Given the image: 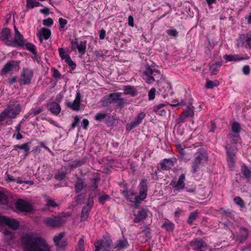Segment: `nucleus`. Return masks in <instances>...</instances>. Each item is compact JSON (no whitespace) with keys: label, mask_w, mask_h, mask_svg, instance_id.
Listing matches in <instances>:
<instances>
[{"label":"nucleus","mask_w":251,"mask_h":251,"mask_svg":"<svg viewBox=\"0 0 251 251\" xmlns=\"http://www.w3.org/2000/svg\"><path fill=\"white\" fill-rule=\"evenodd\" d=\"M22 243L25 251H50L46 241L41 237L26 234L23 236Z\"/></svg>","instance_id":"obj_1"},{"label":"nucleus","mask_w":251,"mask_h":251,"mask_svg":"<svg viewBox=\"0 0 251 251\" xmlns=\"http://www.w3.org/2000/svg\"><path fill=\"white\" fill-rule=\"evenodd\" d=\"M22 111L21 104L17 100H10L8 104L0 114V121L3 122L6 118L15 119Z\"/></svg>","instance_id":"obj_2"},{"label":"nucleus","mask_w":251,"mask_h":251,"mask_svg":"<svg viewBox=\"0 0 251 251\" xmlns=\"http://www.w3.org/2000/svg\"><path fill=\"white\" fill-rule=\"evenodd\" d=\"M147 189H142L140 192V195L136 193L132 189H124L122 191L123 195L132 202V206L137 208L140 205L141 201L144 200L147 196Z\"/></svg>","instance_id":"obj_3"},{"label":"nucleus","mask_w":251,"mask_h":251,"mask_svg":"<svg viewBox=\"0 0 251 251\" xmlns=\"http://www.w3.org/2000/svg\"><path fill=\"white\" fill-rule=\"evenodd\" d=\"M207 160V153L202 149H199L195 154V158L193 161L192 172L195 173L199 169L201 164Z\"/></svg>","instance_id":"obj_4"},{"label":"nucleus","mask_w":251,"mask_h":251,"mask_svg":"<svg viewBox=\"0 0 251 251\" xmlns=\"http://www.w3.org/2000/svg\"><path fill=\"white\" fill-rule=\"evenodd\" d=\"M34 73L32 70L29 68H23L21 72L18 82L21 85H28L31 83Z\"/></svg>","instance_id":"obj_5"},{"label":"nucleus","mask_w":251,"mask_h":251,"mask_svg":"<svg viewBox=\"0 0 251 251\" xmlns=\"http://www.w3.org/2000/svg\"><path fill=\"white\" fill-rule=\"evenodd\" d=\"M144 75L145 76L144 79L146 82L151 84L155 81V79L154 76L158 75L157 78L161 76L160 72L158 70L152 69L150 66H146L145 71L143 73Z\"/></svg>","instance_id":"obj_6"},{"label":"nucleus","mask_w":251,"mask_h":251,"mask_svg":"<svg viewBox=\"0 0 251 251\" xmlns=\"http://www.w3.org/2000/svg\"><path fill=\"white\" fill-rule=\"evenodd\" d=\"M237 41L238 47H244L245 48L251 50V31L246 34L239 35Z\"/></svg>","instance_id":"obj_7"},{"label":"nucleus","mask_w":251,"mask_h":251,"mask_svg":"<svg viewBox=\"0 0 251 251\" xmlns=\"http://www.w3.org/2000/svg\"><path fill=\"white\" fill-rule=\"evenodd\" d=\"M94 196L91 193L89 195L87 201V205L83 207L81 214V221H85L89 215L92 207L94 205Z\"/></svg>","instance_id":"obj_8"},{"label":"nucleus","mask_w":251,"mask_h":251,"mask_svg":"<svg viewBox=\"0 0 251 251\" xmlns=\"http://www.w3.org/2000/svg\"><path fill=\"white\" fill-rule=\"evenodd\" d=\"M189 246L194 251H206L208 248L207 244L201 238H194L189 243Z\"/></svg>","instance_id":"obj_9"},{"label":"nucleus","mask_w":251,"mask_h":251,"mask_svg":"<svg viewBox=\"0 0 251 251\" xmlns=\"http://www.w3.org/2000/svg\"><path fill=\"white\" fill-rule=\"evenodd\" d=\"M64 222L63 219L60 216H52L46 218L44 223L48 226L55 228L61 226Z\"/></svg>","instance_id":"obj_10"},{"label":"nucleus","mask_w":251,"mask_h":251,"mask_svg":"<svg viewBox=\"0 0 251 251\" xmlns=\"http://www.w3.org/2000/svg\"><path fill=\"white\" fill-rule=\"evenodd\" d=\"M0 224H5L14 230L17 229L20 225L17 220L5 216H0Z\"/></svg>","instance_id":"obj_11"},{"label":"nucleus","mask_w":251,"mask_h":251,"mask_svg":"<svg viewBox=\"0 0 251 251\" xmlns=\"http://www.w3.org/2000/svg\"><path fill=\"white\" fill-rule=\"evenodd\" d=\"M81 101V95L79 91H77L75 99L73 102H67L66 103V105L74 111H78L80 110V106Z\"/></svg>","instance_id":"obj_12"},{"label":"nucleus","mask_w":251,"mask_h":251,"mask_svg":"<svg viewBox=\"0 0 251 251\" xmlns=\"http://www.w3.org/2000/svg\"><path fill=\"white\" fill-rule=\"evenodd\" d=\"M227 153V161L231 170H233L235 166V152L231 150L230 145H227L226 147Z\"/></svg>","instance_id":"obj_13"},{"label":"nucleus","mask_w":251,"mask_h":251,"mask_svg":"<svg viewBox=\"0 0 251 251\" xmlns=\"http://www.w3.org/2000/svg\"><path fill=\"white\" fill-rule=\"evenodd\" d=\"M70 173L71 171L67 166H62L56 171L54 178L57 180H63L68 178V175Z\"/></svg>","instance_id":"obj_14"},{"label":"nucleus","mask_w":251,"mask_h":251,"mask_svg":"<svg viewBox=\"0 0 251 251\" xmlns=\"http://www.w3.org/2000/svg\"><path fill=\"white\" fill-rule=\"evenodd\" d=\"M21 61L20 60H12L7 62L3 66V67L0 72V75H3V74H7L12 70L14 68L18 67L19 68V64Z\"/></svg>","instance_id":"obj_15"},{"label":"nucleus","mask_w":251,"mask_h":251,"mask_svg":"<svg viewBox=\"0 0 251 251\" xmlns=\"http://www.w3.org/2000/svg\"><path fill=\"white\" fill-rule=\"evenodd\" d=\"M18 210L22 212H30L32 210V206L29 203L22 199H19L15 203Z\"/></svg>","instance_id":"obj_16"},{"label":"nucleus","mask_w":251,"mask_h":251,"mask_svg":"<svg viewBox=\"0 0 251 251\" xmlns=\"http://www.w3.org/2000/svg\"><path fill=\"white\" fill-rule=\"evenodd\" d=\"M146 113L144 112L140 113L135 118L133 121L131 122L129 124H127L126 126V130L130 131L133 128L138 126L141 123L142 120L145 118Z\"/></svg>","instance_id":"obj_17"},{"label":"nucleus","mask_w":251,"mask_h":251,"mask_svg":"<svg viewBox=\"0 0 251 251\" xmlns=\"http://www.w3.org/2000/svg\"><path fill=\"white\" fill-rule=\"evenodd\" d=\"M122 93L114 92L110 94L103 101V105L107 106L112 103H116L121 97Z\"/></svg>","instance_id":"obj_18"},{"label":"nucleus","mask_w":251,"mask_h":251,"mask_svg":"<svg viewBox=\"0 0 251 251\" xmlns=\"http://www.w3.org/2000/svg\"><path fill=\"white\" fill-rule=\"evenodd\" d=\"M6 45L14 47H23L25 45V40L22 35L20 36L15 35L13 40H8Z\"/></svg>","instance_id":"obj_19"},{"label":"nucleus","mask_w":251,"mask_h":251,"mask_svg":"<svg viewBox=\"0 0 251 251\" xmlns=\"http://www.w3.org/2000/svg\"><path fill=\"white\" fill-rule=\"evenodd\" d=\"M249 236V231L247 228L244 227H240L238 234L236 236V241L240 243L245 241Z\"/></svg>","instance_id":"obj_20"},{"label":"nucleus","mask_w":251,"mask_h":251,"mask_svg":"<svg viewBox=\"0 0 251 251\" xmlns=\"http://www.w3.org/2000/svg\"><path fill=\"white\" fill-rule=\"evenodd\" d=\"M88 161V158L87 157H84L81 159H76L74 161L70 162L68 163V166L70 170H74L82 165L86 164Z\"/></svg>","instance_id":"obj_21"},{"label":"nucleus","mask_w":251,"mask_h":251,"mask_svg":"<svg viewBox=\"0 0 251 251\" xmlns=\"http://www.w3.org/2000/svg\"><path fill=\"white\" fill-rule=\"evenodd\" d=\"M193 108V107L191 104L189 105L188 108L179 116L178 123H183L187 117L193 116L194 111Z\"/></svg>","instance_id":"obj_22"},{"label":"nucleus","mask_w":251,"mask_h":251,"mask_svg":"<svg viewBox=\"0 0 251 251\" xmlns=\"http://www.w3.org/2000/svg\"><path fill=\"white\" fill-rule=\"evenodd\" d=\"M128 246L129 244L128 243L127 239H126L124 236H123L121 239L117 240L115 242V246L113 249L120 251L121 250H125L128 248Z\"/></svg>","instance_id":"obj_23"},{"label":"nucleus","mask_w":251,"mask_h":251,"mask_svg":"<svg viewBox=\"0 0 251 251\" xmlns=\"http://www.w3.org/2000/svg\"><path fill=\"white\" fill-rule=\"evenodd\" d=\"M112 241L109 238H105L100 241L98 242V245L101 248L103 249V251H107L111 249Z\"/></svg>","instance_id":"obj_24"},{"label":"nucleus","mask_w":251,"mask_h":251,"mask_svg":"<svg viewBox=\"0 0 251 251\" xmlns=\"http://www.w3.org/2000/svg\"><path fill=\"white\" fill-rule=\"evenodd\" d=\"M51 35V31L50 29L43 27L41 30L37 34L39 37L40 43H42L43 39H48Z\"/></svg>","instance_id":"obj_25"},{"label":"nucleus","mask_w":251,"mask_h":251,"mask_svg":"<svg viewBox=\"0 0 251 251\" xmlns=\"http://www.w3.org/2000/svg\"><path fill=\"white\" fill-rule=\"evenodd\" d=\"M30 143L27 142L21 145H15L14 148L16 150L18 149L23 150L24 151L23 156L24 157H26L29 154V151L30 150Z\"/></svg>","instance_id":"obj_26"},{"label":"nucleus","mask_w":251,"mask_h":251,"mask_svg":"<svg viewBox=\"0 0 251 251\" xmlns=\"http://www.w3.org/2000/svg\"><path fill=\"white\" fill-rule=\"evenodd\" d=\"M148 216V213L146 209H142L139 210L137 215L134 219V222L135 223H138L142 220L146 219Z\"/></svg>","instance_id":"obj_27"},{"label":"nucleus","mask_w":251,"mask_h":251,"mask_svg":"<svg viewBox=\"0 0 251 251\" xmlns=\"http://www.w3.org/2000/svg\"><path fill=\"white\" fill-rule=\"evenodd\" d=\"M166 104L164 103H160L154 106L153 110L157 114L160 116H165L166 114Z\"/></svg>","instance_id":"obj_28"},{"label":"nucleus","mask_w":251,"mask_h":251,"mask_svg":"<svg viewBox=\"0 0 251 251\" xmlns=\"http://www.w3.org/2000/svg\"><path fill=\"white\" fill-rule=\"evenodd\" d=\"M185 176L184 174H181L176 183L175 181H172L171 185L175 188H185L184 180Z\"/></svg>","instance_id":"obj_29"},{"label":"nucleus","mask_w":251,"mask_h":251,"mask_svg":"<svg viewBox=\"0 0 251 251\" xmlns=\"http://www.w3.org/2000/svg\"><path fill=\"white\" fill-rule=\"evenodd\" d=\"M61 106L56 102L53 101L49 105V110L51 113L57 116L59 114L61 111Z\"/></svg>","instance_id":"obj_30"},{"label":"nucleus","mask_w":251,"mask_h":251,"mask_svg":"<svg viewBox=\"0 0 251 251\" xmlns=\"http://www.w3.org/2000/svg\"><path fill=\"white\" fill-rule=\"evenodd\" d=\"M174 165V162L171 159H164L160 163V167L162 170H167L171 169Z\"/></svg>","instance_id":"obj_31"},{"label":"nucleus","mask_w":251,"mask_h":251,"mask_svg":"<svg viewBox=\"0 0 251 251\" xmlns=\"http://www.w3.org/2000/svg\"><path fill=\"white\" fill-rule=\"evenodd\" d=\"M6 180L8 182H15L19 184L25 183L29 185H32L33 184V182L32 181H24L20 178H14L10 175L7 176Z\"/></svg>","instance_id":"obj_32"},{"label":"nucleus","mask_w":251,"mask_h":251,"mask_svg":"<svg viewBox=\"0 0 251 251\" xmlns=\"http://www.w3.org/2000/svg\"><path fill=\"white\" fill-rule=\"evenodd\" d=\"M241 172L242 175L247 179H251V168H249L247 165L244 164L241 168Z\"/></svg>","instance_id":"obj_33"},{"label":"nucleus","mask_w":251,"mask_h":251,"mask_svg":"<svg viewBox=\"0 0 251 251\" xmlns=\"http://www.w3.org/2000/svg\"><path fill=\"white\" fill-rule=\"evenodd\" d=\"M11 37V31L10 29L8 28H5L2 30L0 33V38L3 40L5 41V43L8 40H10L9 39Z\"/></svg>","instance_id":"obj_34"},{"label":"nucleus","mask_w":251,"mask_h":251,"mask_svg":"<svg viewBox=\"0 0 251 251\" xmlns=\"http://www.w3.org/2000/svg\"><path fill=\"white\" fill-rule=\"evenodd\" d=\"M174 224L168 219H165L161 227L165 229L168 232H172L174 229Z\"/></svg>","instance_id":"obj_35"},{"label":"nucleus","mask_w":251,"mask_h":251,"mask_svg":"<svg viewBox=\"0 0 251 251\" xmlns=\"http://www.w3.org/2000/svg\"><path fill=\"white\" fill-rule=\"evenodd\" d=\"M100 178L98 175H94L90 179V184L94 188H98L99 186H100Z\"/></svg>","instance_id":"obj_36"},{"label":"nucleus","mask_w":251,"mask_h":251,"mask_svg":"<svg viewBox=\"0 0 251 251\" xmlns=\"http://www.w3.org/2000/svg\"><path fill=\"white\" fill-rule=\"evenodd\" d=\"M83 189H75L76 193H80L77 196L76 201L78 203H82L84 202L85 197L86 193L82 192Z\"/></svg>","instance_id":"obj_37"},{"label":"nucleus","mask_w":251,"mask_h":251,"mask_svg":"<svg viewBox=\"0 0 251 251\" xmlns=\"http://www.w3.org/2000/svg\"><path fill=\"white\" fill-rule=\"evenodd\" d=\"M9 193L0 191V204H6L8 202Z\"/></svg>","instance_id":"obj_38"},{"label":"nucleus","mask_w":251,"mask_h":251,"mask_svg":"<svg viewBox=\"0 0 251 251\" xmlns=\"http://www.w3.org/2000/svg\"><path fill=\"white\" fill-rule=\"evenodd\" d=\"M123 90L124 93L126 95H130L131 96H134L136 94L135 88L131 86H125Z\"/></svg>","instance_id":"obj_39"},{"label":"nucleus","mask_w":251,"mask_h":251,"mask_svg":"<svg viewBox=\"0 0 251 251\" xmlns=\"http://www.w3.org/2000/svg\"><path fill=\"white\" fill-rule=\"evenodd\" d=\"M222 66V62L217 61L210 67L212 75H216L218 72V68Z\"/></svg>","instance_id":"obj_40"},{"label":"nucleus","mask_w":251,"mask_h":251,"mask_svg":"<svg viewBox=\"0 0 251 251\" xmlns=\"http://www.w3.org/2000/svg\"><path fill=\"white\" fill-rule=\"evenodd\" d=\"M227 138L233 144H236L240 139V136L237 134L229 133L227 135Z\"/></svg>","instance_id":"obj_41"},{"label":"nucleus","mask_w":251,"mask_h":251,"mask_svg":"<svg viewBox=\"0 0 251 251\" xmlns=\"http://www.w3.org/2000/svg\"><path fill=\"white\" fill-rule=\"evenodd\" d=\"M198 213L197 211L191 212L189 215L188 218L187 220V223L192 225L193 223V222L198 218Z\"/></svg>","instance_id":"obj_42"},{"label":"nucleus","mask_w":251,"mask_h":251,"mask_svg":"<svg viewBox=\"0 0 251 251\" xmlns=\"http://www.w3.org/2000/svg\"><path fill=\"white\" fill-rule=\"evenodd\" d=\"M86 44L87 41H81L79 44H78V46L77 47V49L80 53L81 54H83L85 52L86 49Z\"/></svg>","instance_id":"obj_43"},{"label":"nucleus","mask_w":251,"mask_h":251,"mask_svg":"<svg viewBox=\"0 0 251 251\" xmlns=\"http://www.w3.org/2000/svg\"><path fill=\"white\" fill-rule=\"evenodd\" d=\"M224 58L225 59H226V60L227 61H236L240 60L243 59V58H239L238 55H236V54H234V55L226 54L224 55Z\"/></svg>","instance_id":"obj_44"},{"label":"nucleus","mask_w":251,"mask_h":251,"mask_svg":"<svg viewBox=\"0 0 251 251\" xmlns=\"http://www.w3.org/2000/svg\"><path fill=\"white\" fill-rule=\"evenodd\" d=\"M231 130L235 134L239 133L241 131L240 124L237 122H233L231 125Z\"/></svg>","instance_id":"obj_45"},{"label":"nucleus","mask_w":251,"mask_h":251,"mask_svg":"<svg viewBox=\"0 0 251 251\" xmlns=\"http://www.w3.org/2000/svg\"><path fill=\"white\" fill-rule=\"evenodd\" d=\"M27 50L30 51L35 56H37V53L36 51V47L32 43H27L25 45Z\"/></svg>","instance_id":"obj_46"},{"label":"nucleus","mask_w":251,"mask_h":251,"mask_svg":"<svg viewBox=\"0 0 251 251\" xmlns=\"http://www.w3.org/2000/svg\"><path fill=\"white\" fill-rule=\"evenodd\" d=\"M40 3L36 0H26V7L28 8H33L34 7L39 6Z\"/></svg>","instance_id":"obj_47"},{"label":"nucleus","mask_w":251,"mask_h":251,"mask_svg":"<svg viewBox=\"0 0 251 251\" xmlns=\"http://www.w3.org/2000/svg\"><path fill=\"white\" fill-rule=\"evenodd\" d=\"M77 176V180L75 184V188H83L84 184V178L80 177Z\"/></svg>","instance_id":"obj_48"},{"label":"nucleus","mask_w":251,"mask_h":251,"mask_svg":"<svg viewBox=\"0 0 251 251\" xmlns=\"http://www.w3.org/2000/svg\"><path fill=\"white\" fill-rule=\"evenodd\" d=\"M68 245V242L67 241L62 240L61 241L58 242V244H56L55 246L57 247L58 250L62 251L64 250Z\"/></svg>","instance_id":"obj_49"},{"label":"nucleus","mask_w":251,"mask_h":251,"mask_svg":"<svg viewBox=\"0 0 251 251\" xmlns=\"http://www.w3.org/2000/svg\"><path fill=\"white\" fill-rule=\"evenodd\" d=\"M177 149L179 152L180 154H181V156L185 159L189 160V156H187V151L186 150L184 149L181 148V147L180 146H177Z\"/></svg>","instance_id":"obj_50"},{"label":"nucleus","mask_w":251,"mask_h":251,"mask_svg":"<svg viewBox=\"0 0 251 251\" xmlns=\"http://www.w3.org/2000/svg\"><path fill=\"white\" fill-rule=\"evenodd\" d=\"M116 106L120 109L124 108L125 105L126 104V100L121 97L116 102Z\"/></svg>","instance_id":"obj_51"},{"label":"nucleus","mask_w":251,"mask_h":251,"mask_svg":"<svg viewBox=\"0 0 251 251\" xmlns=\"http://www.w3.org/2000/svg\"><path fill=\"white\" fill-rule=\"evenodd\" d=\"M218 84H219V83L217 81H213L208 80V79H206V87L207 89L213 88L214 87L218 86Z\"/></svg>","instance_id":"obj_52"},{"label":"nucleus","mask_w":251,"mask_h":251,"mask_svg":"<svg viewBox=\"0 0 251 251\" xmlns=\"http://www.w3.org/2000/svg\"><path fill=\"white\" fill-rule=\"evenodd\" d=\"M65 234L64 232H60L58 235L54 236L53 240L54 243V245L58 244V242L61 241L62 239L65 236Z\"/></svg>","instance_id":"obj_53"},{"label":"nucleus","mask_w":251,"mask_h":251,"mask_svg":"<svg viewBox=\"0 0 251 251\" xmlns=\"http://www.w3.org/2000/svg\"><path fill=\"white\" fill-rule=\"evenodd\" d=\"M65 62L68 64V65L73 69H74L76 67L75 63L72 60L69 55H67L66 60Z\"/></svg>","instance_id":"obj_54"},{"label":"nucleus","mask_w":251,"mask_h":251,"mask_svg":"<svg viewBox=\"0 0 251 251\" xmlns=\"http://www.w3.org/2000/svg\"><path fill=\"white\" fill-rule=\"evenodd\" d=\"M51 71L52 73V76L55 79H59L61 78V75L59 71L55 68H52Z\"/></svg>","instance_id":"obj_55"},{"label":"nucleus","mask_w":251,"mask_h":251,"mask_svg":"<svg viewBox=\"0 0 251 251\" xmlns=\"http://www.w3.org/2000/svg\"><path fill=\"white\" fill-rule=\"evenodd\" d=\"M234 202L241 208H243L245 206L244 201L239 197H236L234 199Z\"/></svg>","instance_id":"obj_56"},{"label":"nucleus","mask_w":251,"mask_h":251,"mask_svg":"<svg viewBox=\"0 0 251 251\" xmlns=\"http://www.w3.org/2000/svg\"><path fill=\"white\" fill-rule=\"evenodd\" d=\"M84 241L83 239L80 238L78 242V247L76 249V251H84L85 248L84 246Z\"/></svg>","instance_id":"obj_57"},{"label":"nucleus","mask_w":251,"mask_h":251,"mask_svg":"<svg viewBox=\"0 0 251 251\" xmlns=\"http://www.w3.org/2000/svg\"><path fill=\"white\" fill-rule=\"evenodd\" d=\"M57 206V203L55 201H54L53 200L51 199H48L46 204V206H47L48 207L55 208Z\"/></svg>","instance_id":"obj_58"},{"label":"nucleus","mask_w":251,"mask_h":251,"mask_svg":"<svg viewBox=\"0 0 251 251\" xmlns=\"http://www.w3.org/2000/svg\"><path fill=\"white\" fill-rule=\"evenodd\" d=\"M156 93V89L154 88H152L148 93L149 100H151L154 99Z\"/></svg>","instance_id":"obj_59"},{"label":"nucleus","mask_w":251,"mask_h":251,"mask_svg":"<svg viewBox=\"0 0 251 251\" xmlns=\"http://www.w3.org/2000/svg\"><path fill=\"white\" fill-rule=\"evenodd\" d=\"M107 116V114L105 113H98L95 116V120L97 121H101L105 119Z\"/></svg>","instance_id":"obj_60"},{"label":"nucleus","mask_w":251,"mask_h":251,"mask_svg":"<svg viewBox=\"0 0 251 251\" xmlns=\"http://www.w3.org/2000/svg\"><path fill=\"white\" fill-rule=\"evenodd\" d=\"M149 181L147 179H142L139 184V188H147L148 187H150L148 185Z\"/></svg>","instance_id":"obj_61"},{"label":"nucleus","mask_w":251,"mask_h":251,"mask_svg":"<svg viewBox=\"0 0 251 251\" xmlns=\"http://www.w3.org/2000/svg\"><path fill=\"white\" fill-rule=\"evenodd\" d=\"M166 33L172 37H177L178 32L176 29H169L166 30Z\"/></svg>","instance_id":"obj_62"},{"label":"nucleus","mask_w":251,"mask_h":251,"mask_svg":"<svg viewBox=\"0 0 251 251\" xmlns=\"http://www.w3.org/2000/svg\"><path fill=\"white\" fill-rule=\"evenodd\" d=\"M110 199V197L107 195H101L99 199V201L100 203L102 204H104L105 201L109 200Z\"/></svg>","instance_id":"obj_63"},{"label":"nucleus","mask_w":251,"mask_h":251,"mask_svg":"<svg viewBox=\"0 0 251 251\" xmlns=\"http://www.w3.org/2000/svg\"><path fill=\"white\" fill-rule=\"evenodd\" d=\"M43 22V25L46 26H50L53 23V20L50 18L44 20Z\"/></svg>","instance_id":"obj_64"}]
</instances>
